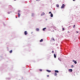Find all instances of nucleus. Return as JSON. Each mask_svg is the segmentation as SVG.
I'll use <instances>...</instances> for the list:
<instances>
[{
	"label": "nucleus",
	"instance_id": "1",
	"mask_svg": "<svg viewBox=\"0 0 80 80\" xmlns=\"http://www.w3.org/2000/svg\"><path fill=\"white\" fill-rule=\"evenodd\" d=\"M65 7V4H63L61 7V8L62 9V8H64Z\"/></svg>",
	"mask_w": 80,
	"mask_h": 80
},
{
	"label": "nucleus",
	"instance_id": "2",
	"mask_svg": "<svg viewBox=\"0 0 80 80\" xmlns=\"http://www.w3.org/2000/svg\"><path fill=\"white\" fill-rule=\"evenodd\" d=\"M59 61H60V62L62 60V58H58Z\"/></svg>",
	"mask_w": 80,
	"mask_h": 80
},
{
	"label": "nucleus",
	"instance_id": "3",
	"mask_svg": "<svg viewBox=\"0 0 80 80\" xmlns=\"http://www.w3.org/2000/svg\"><path fill=\"white\" fill-rule=\"evenodd\" d=\"M28 33H27V31H25L24 32V34L25 35H27Z\"/></svg>",
	"mask_w": 80,
	"mask_h": 80
},
{
	"label": "nucleus",
	"instance_id": "4",
	"mask_svg": "<svg viewBox=\"0 0 80 80\" xmlns=\"http://www.w3.org/2000/svg\"><path fill=\"white\" fill-rule=\"evenodd\" d=\"M69 71L70 72H72V71H73V70H72V69H70L69 70Z\"/></svg>",
	"mask_w": 80,
	"mask_h": 80
},
{
	"label": "nucleus",
	"instance_id": "5",
	"mask_svg": "<svg viewBox=\"0 0 80 80\" xmlns=\"http://www.w3.org/2000/svg\"><path fill=\"white\" fill-rule=\"evenodd\" d=\"M45 15V13L44 12H42V14H41V16H42V15Z\"/></svg>",
	"mask_w": 80,
	"mask_h": 80
},
{
	"label": "nucleus",
	"instance_id": "6",
	"mask_svg": "<svg viewBox=\"0 0 80 80\" xmlns=\"http://www.w3.org/2000/svg\"><path fill=\"white\" fill-rule=\"evenodd\" d=\"M50 16L51 17H53V14L51 13L50 15Z\"/></svg>",
	"mask_w": 80,
	"mask_h": 80
},
{
	"label": "nucleus",
	"instance_id": "7",
	"mask_svg": "<svg viewBox=\"0 0 80 80\" xmlns=\"http://www.w3.org/2000/svg\"><path fill=\"white\" fill-rule=\"evenodd\" d=\"M47 72H51V71L49 70H47Z\"/></svg>",
	"mask_w": 80,
	"mask_h": 80
},
{
	"label": "nucleus",
	"instance_id": "8",
	"mask_svg": "<svg viewBox=\"0 0 80 80\" xmlns=\"http://www.w3.org/2000/svg\"><path fill=\"white\" fill-rule=\"evenodd\" d=\"M18 18H20V13H18Z\"/></svg>",
	"mask_w": 80,
	"mask_h": 80
},
{
	"label": "nucleus",
	"instance_id": "9",
	"mask_svg": "<svg viewBox=\"0 0 80 80\" xmlns=\"http://www.w3.org/2000/svg\"><path fill=\"white\" fill-rule=\"evenodd\" d=\"M55 72L56 73H58V72H59L58 70H55Z\"/></svg>",
	"mask_w": 80,
	"mask_h": 80
},
{
	"label": "nucleus",
	"instance_id": "10",
	"mask_svg": "<svg viewBox=\"0 0 80 80\" xmlns=\"http://www.w3.org/2000/svg\"><path fill=\"white\" fill-rule=\"evenodd\" d=\"M51 39H52L53 41H54V42H55V39L54 38H52Z\"/></svg>",
	"mask_w": 80,
	"mask_h": 80
},
{
	"label": "nucleus",
	"instance_id": "11",
	"mask_svg": "<svg viewBox=\"0 0 80 80\" xmlns=\"http://www.w3.org/2000/svg\"><path fill=\"white\" fill-rule=\"evenodd\" d=\"M13 52V51H12V50H11V51H9V53H12V52Z\"/></svg>",
	"mask_w": 80,
	"mask_h": 80
},
{
	"label": "nucleus",
	"instance_id": "12",
	"mask_svg": "<svg viewBox=\"0 0 80 80\" xmlns=\"http://www.w3.org/2000/svg\"><path fill=\"white\" fill-rule=\"evenodd\" d=\"M36 30L37 31H39V29H38V28H37L36 29Z\"/></svg>",
	"mask_w": 80,
	"mask_h": 80
},
{
	"label": "nucleus",
	"instance_id": "13",
	"mask_svg": "<svg viewBox=\"0 0 80 80\" xmlns=\"http://www.w3.org/2000/svg\"><path fill=\"white\" fill-rule=\"evenodd\" d=\"M54 75L55 76H57V73H56V72H55L54 73Z\"/></svg>",
	"mask_w": 80,
	"mask_h": 80
},
{
	"label": "nucleus",
	"instance_id": "14",
	"mask_svg": "<svg viewBox=\"0 0 80 80\" xmlns=\"http://www.w3.org/2000/svg\"><path fill=\"white\" fill-rule=\"evenodd\" d=\"M54 58H56V57H57V56H56V55H55V54H54Z\"/></svg>",
	"mask_w": 80,
	"mask_h": 80
},
{
	"label": "nucleus",
	"instance_id": "15",
	"mask_svg": "<svg viewBox=\"0 0 80 80\" xmlns=\"http://www.w3.org/2000/svg\"><path fill=\"white\" fill-rule=\"evenodd\" d=\"M45 29H46V28H44L42 29V30H43V31H45Z\"/></svg>",
	"mask_w": 80,
	"mask_h": 80
},
{
	"label": "nucleus",
	"instance_id": "16",
	"mask_svg": "<svg viewBox=\"0 0 80 80\" xmlns=\"http://www.w3.org/2000/svg\"><path fill=\"white\" fill-rule=\"evenodd\" d=\"M43 41V39H42L40 41V42H42Z\"/></svg>",
	"mask_w": 80,
	"mask_h": 80
},
{
	"label": "nucleus",
	"instance_id": "17",
	"mask_svg": "<svg viewBox=\"0 0 80 80\" xmlns=\"http://www.w3.org/2000/svg\"><path fill=\"white\" fill-rule=\"evenodd\" d=\"M56 6L57 7H59V5L58 4H57Z\"/></svg>",
	"mask_w": 80,
	"mask_h": 80
},
{
	"label": "nucleus",
	"instance_id": "18",
	"mask_svg": "<svg viewBox=\"0 0 80 80\" xmlns=\"http://www.w3.org/2000/svg\"><path fill=\"white\" fill-rule=\"evenodd\" d=\"M77 61H74V63H75V64H77Z\"/></svg>",
	"mask_w": 80,
	"mask_h": 80
},
{
	"label": "nucleus",
	"instance_id": "19",
	"mask_svg": "<svg viewBox=\"0 0 80 80\" xmlns=\"http://www.w3.org/2000/svg\"><path fill=\"white\" fill-rule=\"evenodd\" d=\"M64 30H65V29H64V28H62V31H64Z\"/></svg>",
	"mask_w": 80,
	"mask_h": 80
},
{
	"label": "nucleus",
	"instance_id": "20",
	"mask_svg": "<svg viewBox=\"0 0 80 80\" xmlns=\"http://www.w3.org/2000/svg\"><path fill=\"white\" fill-rule=\"evenodd\" d=\"M39 71H40V72H42V70L41 69H39Z\"/></svg>",
	"mask_w": 80,
	"mask_h": 80
},
{
	"label": "nucleus",
	"instance_id": "21",
	"mask_svg": "<svg viewBox=\"0 0 80 80\" xmlns=\"http://www.w3.org/2000/svg\"><path fill=\"white\" fill-rule=\"evenodd\" d=\"M71 67H72V68H73V67H74L73 65H72L71 66Z\"/></svg>",
	"mask_w": 80,
	"mask_h": 80
},
{
	"label": "nucleus",
	"instance_id": "22",
	"mask_svg": "<svg viewBox=\"0 0 80 80\" xmlns=\"http://www.w3.org/2000/svg\"><path fill=\"white\" fill-rule=\"evenodd\" d=\"M49 14L51 13V14L52 12H49Z\"/></svg>",
	"mask_w": 80,
	"mask_h": 80
},
{
	"label": "nucleus",
	"instance_id": "23",
	"mask_svg": "<svg viewBox=\"0 0 80 80\" xmlns=\"http://www.w3.org/2000/svg\"><path fill=\"white\" fill-rule=\"evenodd\" d=\"M52 53H54V51H52Z\"/></svg>",
	"mask_w": 80,
	"mask_h": 80
},
{
	"label": "nucleus",
	"instance_id": "24",
	"mask_svg": "<svg viewBox=\"0 0 80 80\" xmlns=\"http://www.w3.org/2000/svg\"><path fill=\"white\" fill-rule=\"evenodd\" d=\"M75 25H74L73 28H75Z\"/></svg>",
	"mask_w": 80,
	"mask_h": 80
},
{
	"label": "nucleus",
	"instance_id": "25",
	"mask_svg": "<svg viewBox=\"0 0 80 80\" xmlns=\"http://www.w3.org/2000/svg\"><path fill=\"white\" fill-rule=\"evenodd\" d=\"M8 14H10V13L9 12H8Z\"/></svg>",
	"mask_w": 80,
	"mask_h": 80
},
{
	"label": "nucleus",
	"instance_id": "26",
	"mask_svg": "<svg viewBox=\"0 0 80 80\" xmlns=\"http://www.w3.org/2000/svg\"><path fill=\"white\" fill-rule=\"evenodd\" d=\"M73 1L74 2H75V0H73Z\"/></svg>",
	"mask_w": 80,
	"mask_h": 80
},
{
	"label": "nucleus",
	"instance_id": "27",
	"mask_svg": "<svg viewBox=\"0 0 80 80\" xmlns=\"http://www.w3.org/2000/svg\"><path fill=\"white\" fill-rule=\"evenodd\" d=\"M47 77H49V75H47Z\"/></svg>",
	"mask_w": 80,
	"mask_h": 80
},
{
	"label": "nucleus",
	"instance_id": "28",
	"mask_svg": "<svg viewBox=\"0 0 80 80\" xmlns=\"http://www.w3.org/2000/svg\"><path fill=\"white\" fill-rule=\"evenodd\" d=\"M76 32H77V33H78V32L77 31Z\"/></svg>",
	"mask_w": 80,
	"mask_h": 80
},
{
	"label": "nucleus",
	"instance_id": "29",
	"mask_svg": "<svg viewBox=\"0 0 80 80\" xmlns=\"http://www.w3.org/2000/svg\"><path fill=\"white\" fill-rule=\"evenodd\" d=\"M38 0H36V1H38Z\"/></svg>",
	"mask_w": 80,
	"mask_h": 80
},
{
	"label": "nucleus",
	"instance_id": "30",
	"mask_svg": "<svg viewBox=\"0 0 80 80\" xmlns=\"http://www.w3.org/2000/svg\"><path fill=\"white\" fill-rule=\"evenodd\" d=\"M16 18H17V16L16 17Z\"/></svg>",
	"mask_w": 80,
	"mask_h": 80
},
{
	"label": "nucleus",
	"instance_id": "31",
	"mask_svg": "<svg viewBox=\"0 0 80 80\" xmlns=\"http://www.w3.org/2000/svg\"><path fill=\"white\" fill-rule=\"evenodd\" d=\"M69 27H69H70V26H69V27Z\"/></svg>",
	"mask_w": 80,
	"mask_h": 80
},
{
	"label": "nucleus",
	"instance_id": "32",
	"mask_svg": "<svg viewBox=\"0 0 80 80\" xmlns=\"http://www.w3.org/2000/svg\"><path fill=\"white\" fill-rule=\"evenodd\" d=\"M68 33H69V32L68 31Z\"/></svg>",
	"mask_w": 80,
	"mask_h": 80
},
{
	"label": "nucleus",
	"instance_id": "33",
	"mask_svg": "<svg viewBox=\"0 0 80 80\" xmlns=\"http://www.w3.org/2000/svg\"><path fill=\"white\" fill-rule=\"evenodd\" d=\"M15 1V0H14Z\"/></svg>",
	"mask_w": 80,
	"mask_h": 80
}]
</instances>
